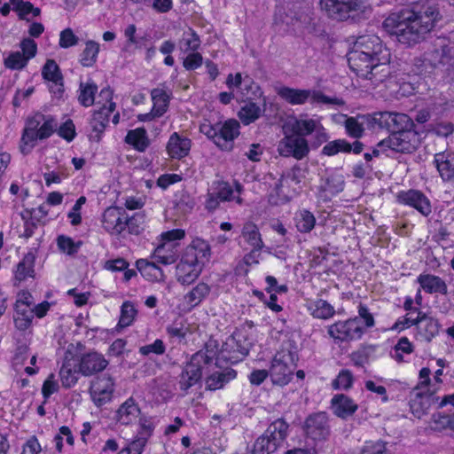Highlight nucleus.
Instances as JSON below:
<instances>
[{
    "instance_id": "nucleus-23",
    "label": "nucleus",
    "mask_w": 454,
    "mask_h": 454,
    "mask_svg": "<svg viewBox=\"0 0 454 454\" xmlns=\"http://www.w3.org/2000/svg\"><path fill=\"white\" fill-rule=\"evenodd\" d=\"M108 361L98 352L84 354L79 363V372L84 376H91L104 371Z\"/></svg>"
},
{
    "instance_id": "nucleus-34",
    "label": "nucleus",
    "mask_w": 454,
    "mask_h": 454,
    "mask_svg": "<svg viewBox=\"0 0 454 454\" xmlns=\"http://www.w3.org/2000/svg\"><path fill=\"white\" fill-rule=\"evenodd\" d=\"M35 256L33 254H27L23 259L17 264L14 271V285H19L20 282L27 280L28 278L35 276Z\"/></svg>"
},
{
    "instance_id": "nucleus-20",
    "label": "nucleus",
    "mask_w": 454,
    "mask_h": 454,
    "mask_svg": "<svg viewBox=\"0 0 454 454\" xmlns=\"http://www.w3.org/2000/svg\"><path fill=\"white\" fill-rule=\"evenodd\" d=\"M344 119V126L348 135L354 138H360L365 129L376 128V121L373 114H358L356 116L348 117L345 114L340 116Z\"/></svg>"
},
{
    "instance_id": "nucleus-13",
    "label": "nucleus",
    "mask_w": 454,
    "mask_h": 454,
    "mask_svg": "<svg viewBox=\"0 0 454 454\" xmlns=\"http://www.w3.org/2000/svg\"><path fill=\"white\" fill-rule=\"evenodd\" d=\"M374 121H376V127L387 129L392 134L397 131L413 130V121L405 114L379 112L374 114Z\"/></svg>"
},
{
    "instance_id": "nucleus-60",
    "label": "nucleus",
    "mask_w": 454,
    "mask_h": 454,
    "mask_svg": "<svg viewBox=\"0 0 454 454\" xmlns=\"http://www.w3.org/2000/svg\"><path fill=\"white\" fill-rule=\"evenodd\" d=\"M59 248L67 254H74L78 252L82 242H74L71 238L61 235L57 239Z\"/></svg>"
},
{
    "instance_id": "nucleus-7",
    "label": "nucleus",
    "mask_w": 454,
    "mask_h": 454,
    "mask_svg": "<svg viewBox=\"0 0 454 454\" xmlns=\"http://www.w3.org/2000/svg\"><path fill=\"white\" fill-rule=\"evenodd\" d=\"M287 430L288 425L283 419L273 421L255 441L253 454H270L276 451L285 442Z\"/></svg>"
},
{
    "instance_id": "nucleus-37",
    "label": "nucleus",
    "mask_w": 454,
    "mask_h": 454,
    "mask_svg": "<svg viewBox=\"0 0 454 454\" xmlns=\"http://www.w3.org/2000/svg\"><path fill=\"white\" fill-rule=\"evenodd\" d=\"M439 62L440 59L437 51L426 53L423 58L415 60L414 66L417 74L425 77L430 75Z\"/></svg>"
},
{
    "instance_id": "nucleus-11",
    "label": "nucleus",
    "mask_w": 454,
    "mask_h": 454,
    "mask_svg": "<svg viewBox=\"0 0 454 454\" xmlns=\"http://www.w3.org/2000/svg\"><path fill=\"white\" fill-rule=\"evenodd\" d=\"M113 91L110 88H104L99 93L98 105L101 106L93 113L90 126L93 131L102 133L109 122L110 114L115 110L116 105L112 101Z\"/></svg>"
},
{
    "instance_id": "nucleus-42",
    "label": "nucleus",
    "mask_w": 454,
    "mask_h": 454,
    "mask_svg": "<svg viewBox=\"0 0 454 454\" xmlns=\"http://www.w3.org/2000/svg\"><path fill=\"white\" fill-rule=\"evenodd\" d=\"M123 35L125 37L124 47L126 49H141L145 46L148 41L147 35H139L135 24H128L123 28Z\"/></svg>"
},
{
    "instance_id": "nucleus-8",
    "label": "nucleus",
    "mask_w": 454,
    "mask_h": 454,
    "mask_svg": "<svg viewBox=\"0 0 454 454\" xmlns=\"http://www.w3.org/2000/svg\"><path fill=\"white\" fill-rule=\"evenodd\" d=\"M328 336L334 344L348 343L362 338L364 327L358 317L338 320L326 327Z\"/></svg>"
},
{
    "instance_id": "nucleus-46",
    "label": "nucleus",
    "mask_w": 454,
    "mask_h": 454,
    "mask_svg": "<svg viewBox=\"0 0 454 454\" xmlns=\"http://www.w3.org/2000/svg\"><path fill=\"white\" fill-rule=\"evenodd\" d=\"M309 310L313 317L325 320L333 317L335 314L334 308L322 299L312 301L309 306Z\"/></svg>"
},
{
    "instance_id": "nucleus-28",
    "label": "nucleus",
    "mask_w": 454,
    "mask_h": 454,
    "mask_svg": "<svg viewBox=\"0 0 454 454\" xmlns=\"http://www.w3.org/2000/svg\"><path fill=\"white\" fill-rule=\"evenodd\" d=\"M417 282L420 287L427 294H448V286L445 281L433 274H420L417 278Z\"/></svg>"
},
{
    "instance_id": "nucleus-57",
    "label": "nucleus",
    "mask_w": 454,
    "mask_h": 454,
    "mask_svg": "<svg viewBox=\"0 0 454 454\" xmlns=\"http://www.w3.org/2000/svg\"><path fill=\"white\" fill-rule=\"evenodd\" d=\"M59 377L62 386L66 388L72 387L78 380L77 372L68 364L62 365L59 371Z\"/></svg>"
},
{
    "instance_id": "nucleus-50",
    "label": "nucleus",
    "mask_w": 454,
    "mask_h": 454,
    "mask_svg": "<svg viewBox=\"0 0 454 454\" xmlns=\"http://www.w3.org/2000/svg\"><path fill=\"white\" fill-rule=\"evenodd\" d=\"M179 49L183 52L196 51L200 46V39L198 34L192 28H188L182 35L178 43Z\"/></svg>"
},
{
    "instance_id": "nucleus-25",
    "label": "nucleus",
    "mask_w": 454,
    "mask_h": 454,
    "mask_svg": "<svg viewBox=\"0 0 454 454\" xmlns=\"http://www.w3.org/2000/svg\"><path fill=\"white\" fill-rule=\"evenodd\" d=\"M434 164L444 182L454 184V154L451 152L435 153Z\"/></svg>"
},
{
    "instance_id": "nucleus-19",
    "label": "nucleus",
    "mask_w": 454,
    "mask_h": 454,
    "mask_svg": "<svg viewBox=\"0 0 454 454\" xmlns=\"http://www.w3.org/2000/svg\"><path fill=\"white\" fill-rule=\"evenodd\" d=\"M398 203L415 208L422 215L427 216L432 212L428 198L419 190L401 191L396 194Z\"/></svg>"
},
{
    "instance_id": "nucleus-4",
    "label": "nucleus",
    "mask_w": 454,
    "mask_h": 454,
    "mask_svg": "<svg viewBox=\"0 0 454 454\" xmlns=\"http://www.w3.org/2000/svg\"><path fill=\"white\" fill-rule=\"evenodd\" d=\"M210 246L201 239H195L186 247L176 267V278L181 285H191L200 277L204 265L210 259Z\"/></svg>"
},
{
    "instance_id": "nucleus-52",
    "label": "nucleus",
    "mask_w": 454,
    "mask_h": 454,
    "mask_svg": "<svg viewBox=\"0 0 454 454\" xmlns=\"http://www.w3.org/2000/svg\"><path fill=\"white\" fill-rule=\"evenodd\" d=\"M414 347L407 337H402L398 340L391 353L392 358L396 362H404V355H410L413 352Z\"/></svg>"
},
{
    "instance_id": "nucleus-3",
    "label": "nucleus",
    "mask_w": 454,
    "mask_h": 454,
    "mask_svg": "<svg viewBox=\"0 0 454 454\" xmlns=\"http://www.w3.org/2000/svg\"><path fill=\"white\" fill-rule=\"evenodd\" d=\"M443 370L438 369L434 372L431 379V370L423 367L419 372V380L417 385L410 393V408L412 414L418 419H421L432 407L434 403H437L438 396L434 395L442 383V376Z\"/></svg>"
},
{
    "instance_id": "nucleus-18",
    "label": "nucleus",
    "mask_w": 454,
    "mask_h": 454,
    "mask_svg": "<svg viewBox=\"0 0 454 454\" xmlns=\"http://www.w3.org/2000/svg\"><path fill=\"white\" fill-rule=\"evenodd\" d=\"M447 405H450L449 414L437 412L433 415L431 427L434 430L450 429L454 432V394L444 395L442 399H438L437 403H434L432 406L442 408Z\"/></svg>"
},
{
    "instance_id": "nucleus-27",
    "label": "nucleus",
    "mask_w": 454,
    "mask_h": 454,
    "mask_svg": "<svg viewBox=\"0 0 454 454\" xmlns=\"http://www.w3.org/2000/svg\"><path fill=\"white\" fill-rule=\"evenodd\" d=\"M226 85L229 89L240 88L247 98H251L252 95L256 96L259 92V86L248 76L243 79L240 73L235 75L230 74L226 79Z\"/></svg>"
},
{
    "instance_id": "nucleus-17",
    "label": "nucleus",
    "mask_w": 454,
    "mask_h": 454,
    "mask_svg": "<svg viewBox=\"0 0 454 454\" xmlns=\"http://www.w3.org/2000/svg\"><path fill=\"white\" fill-rule=\"evenodd\" d=\"M364 4V0H322L329 17L338 20L349 18L350 12L359 10Z\"/></svg>"
},
{
    "instance_id": "nucleus-56",
    "label": "nucleus",
    "mask_w": 454,
    "mask_h": 454,
    "mask_svg": "<svg viewBox=\"0 0 454 454\" xmlns=\"http://www.w3.org/2000/svg\"><path fill=\"white\" fill-rule=\"evenodd\" d=\"M43 79L51 82L63 80L59 67L53 59H48L42 68Z\"/></svg>"
},
{
    "instance_id": "nucleus-61",
    "label": "nucleus",
    "mask_w": 454,
    "mask_h": 454,
    "mask_svg": "<svg viewBox=\"0 0 454 454\" xmlns=\"http://www.w3.org/2000/svg\"><path fill=\"white\" fill-rule=\"evenodd\" d=\"M311 104H322V105H331V106H341L345 103L341 98H339L336 97L331 98V97L325 95L320 90H313Z\"/></svg>"
},
{
    "instance_id": "nucleus-16",
    "label": "nucleus",
    "mask_w": 454,
    "mask_h": 454,
    "mask_svg": "<svg viewBox=\"0 0 454 454\" xmlns=\"http://www.w3.org/2000/svg\"><path fill=\"white\" fill-rule=\"evenodd\" d=\"M114 391V381L110 375L96 378L90 385V394L92 402L97 407L108 403Z\"/></svg>"
},
{
    "instance_id": "nucleus-48",
    "label": "nucleus",
    "mask_w": 454,
    "mask_h": 454,
    "mask_svg": "<svg viewBox=\"0 0 454 454\" xmlns=\"http://www.w3.org/2000/svg\"><path fill=\"white\" fill-rule=\"evenodd\" d=\"M137 268L142 275L154 281H163L165 275L162 270L156 265V262H148L146 260H138Z\"/></svg>"
},
{
    "instance_id": "nucleus-12",
    "label": "nucleus",
    "mask_w": 454,
    "mask_h": 454,
    "mask_svg": "<svg viewBox=\"0 0 454 454\" xmlns=\"http://www.w3.org/2000/svg\"><path fill=\"white\" fill-rule=\"evenodd\" d=\"M277 150L282 157H293L301 160L308 156L309 146L305 137L293 132V134L286 135L278 142Z\"/></svg>"
},
{
    "instance_id": "nucleus-39",
    "label": "nucleus",
    "mask_w": 454,
    "mask_h": 454,
    "mask_svg": "<svg viewBox=\"0 0 454 454\" xmlns=\"http://www.w3.org/2000/svg\"><path fill=\"white\" fill-rule=\"evenodd\" d=\"M294 221L297 231L303 234L309 233L317 223L314 214L305 208L295 212Z\"/></svg>"
},
{
    "instance_id": "nucleus-32",
    "label": "nucleus",
    "mask_w": 454,
    "mask_h": 454,
    "mask_svg": "<svg viewBox=\"0 0 454 454\" xmlns=\"http://www.w3.org/2000/svg\"><path fill=\"white\" fill-rule=\"evenodd\" d=\"M151 97L153 103V114L162 116L168 111L171 92L163 88H155L151 91Z\"/></svg>"
},
{
    "instance_id": "nucleus-58",
    "label": "nucleus",
    "mask_w": 454,
    "mask_h": 454,
    "mask_svg": "<svg viewBox=\"0 0 454 454\" xmlns=\"http://www.w3.org/2000/svg\"><path fill=\"white\" fill-rule=\"evenodd\" d=\"M28 63V60L21 55L20 51H12L4 59V64L6 68L11 70H21Z\"/></svg>"
},
{
    "instance_id": "nucleus-5",
    "label": "nucleus",
    "mask_w": 454,
    "mask_h": 454,
    "mask_svg": "<svg viewBox=\"0 0 454 454\" xmlns=\"http://www.w3.org/2000/svg\"><path fill=\"white\" fill-rule=\"evenodd\" d=\"M57 128L58 121L51 115L37 112L29 116L26 121L21 137V152L25 153L35 146L37 140L50 137L57 130Z\"/></svg>"
},
{
    "instance_id": "nucleus-45",
    "label": "nucleus",
    "mask_w": 454,
    "mask_h": 454,
    "mask_svg": "<svg viewBox=\"0 0 454 454\" xmlns=\"http://www.w3.org/2000/svg\"><path fill=\"white\" fill-rule=\"evenodd\" d=\"M10 4L12 6V10L17 12L20 20L30 21L29 14L33 17H38L41 13V10L38 7H35L32 3L24 0H10Z\"/></svg>"
},
{
    "instance_id": "nucleus-64",
    "label": "nucleus",
    "mask_w": 454,
    "mask_h": 454,
    "mask_svg": "<svg viewBox=\"0 0 454 454\" xmlns=\"http://www.w3.org/2000/svg\"><path fill=\"white\" fill-rule=\"evenodd\" d=\"M147 441L145 437L137 436L125 448L118 452V454H141Z\"/></svg>"
},
{
    "instance_id": "nucleus-47",
    "label": "nucleus",
    "mask_w": 454,
    "mask_h": 454,
    "mask_svg": "<svg viewBox=\"0 0 454 454\" xmlns=\"http://www.w3.org/2000/svg\"><path fill=\"white\" fill-rule=\"evenodd\" d=\"M320 123V118H300L296 119L294 121L292 125V130L296 135L305 137L306 136L312 135V133L315 131V129L318 127Z\"/></svg>"
},
{
    "instance_id": "nucleus-36",
    "label": "nucleus",
    "mask_w": 454,
    "mask_h": 454,
    "mask_svg": "<svg viewBox=\"0 0 454 454\" xmlns=\"http://www.w3.org/2000/svg\"><path fill=\"white\" fill-rule=\"evenodd\" d=\"M211 286L204 282L198 283L184 297L190 309L199 306L210 294Z\"/></svg>"
},
{
    "instance_id": "nucleus-63",
    "label": "nucleus",
    "mask_w": 454,
    "mask_h": 454,
    "mask_svg": "<svg viewBox=\"0 0 454 454\" xmlns=\"http://www.w3.org/2000/svg\"><path fill=\"white\" fill-rule=\"evenodd\" d=\"M58 135L67 142H71L76 136L75 126L72 120L68 119L61 125H58L57 130L55 131Z\"/></svg>"
},
{
    "instance_id": "nucleus-15",
    "label": "nucleus",
    "mask_w": 454,
    "mask_h": 454,
    "mask_svg": "<svg viewBox=\"0 0 454 454\" xmlns=\"http://www.w3.org/2000/svg\"><path fill=\"white\" fill-rule=\"evenodd\" d=\"M128 214L120 207H109L102 214L103 229L111 235L120 236L127 229Z\"/></svg>"
},
{
    "instance_id": "nucleus-24",
    "label": "nucleus",
    "mask_w": 454,
    "mask_h": 454,
    "mask_svg": "<svg viewBox=\"0 0 454 454\" xmlns=\"http://www.w3.org/2000/svg\"><path fill=\"white\" fill-rule=\"evenodd\" d=\"M419 323L417 325L416 338L430 342L439 333L440 324L437 319L428 317L426 313L419 311Z\"/></svg>"
},
{
    "instance_id": "nucleus-22",
    "label": "nucleus",
    "mask_w": 454,
    "mask_h": 454,
    "mask_svg": "<svg viewBox=\"0 0 454 454\" xmlns=\"http://www.w3.org/2000/svg\"><path fill=\"white\" fill-rule=\"evenodd\" d=\"M239 121L233 119L223 123L219 127L217 146L223 151H231L234 140L239 136Z\"/></svg>"
},
{
    "instance_id": "nucleus-53",
    "label": "nucleus",
    "mask_w": 454,
    "mask_h": 454,
    "mask_svg": "<svg viewBox=\"0 0 454 454\" xmlns=\"http://www.w3.org/2000/svg\"><path fill=\"white\" fill-rule=\"evenodd\" d=\"M215 192L217 193L221 201H235L237 204L241 205L243 200L239 196L234 195V190L226 182H217L215 184Z\"/></svg>"
},
{
    "instance_id": "nucleus-30",
    "label": "nucleus",
    "mask_w": 454,
    "mask_h": 454,
    "mask_svg": "<svg viewBox=\"0 0 454 454\" xmlns=\"http://www.w3.org/2000/svg\"><path fill=\"white\" fill-rule=\"evenodd\" d=\"M140 415V409L135 400L130 397L127 399L118 409L116 419L121 425L134 423Z\"/></svg>"
},
{
    "instance_id": "nucleus-51",
    "label": "nucleus",
    "mask_w": 454,
    "mask_h": 454,
    "mask_svg": "<svg viewBox=\"0 0 454 454\" xmlns=\"http://www.w3.org/2000/svg\"><path fill=\"white\" fill-rule=\"evenodd\" d=\"M262 113V109L254 102H247L239 110V117L245 125L255 121Z\"/></svg>"
},
{
    "instance_id": "nucleus-31",
    "label": "nucleus",
    "mask_w": 454,
    "mask_h": 454,
    "mask_svg": "<svg viewBox=\"0 0 454 454\" xmlns=\"http://www.w3.org/2000/svg\"><path fill=\"white\" fill-rule=\"evenodd\" d=\"M344 188V178L341 175H330L319 186V194L324 200H330Z\"/></svg>"
},
{
    "instance_id": "nucleus-33",
    "label": "nucleus",
    "mask_w": 454,
    "mask_h": 454,
    "mask_svg": "<svg viewBox=\"0 0 454 454\" xmlns=\"http://www.w3.org/2000/svg\"><path fill=\"white\" fill-rule=\"evenodd\" d=\"M236 377L237 372L231 368H227L221 372H215L207 377L206 380V388L209 390L220 389Z\"/></svg>"
},
{
    "instance_id": "nucleus-43",
    "label": "nucleus",
    "mask_w": 454,
    "mask_h": 454,
    "mask_svg": "<svg viewBox=\"0 0 454 454\" xmlns=\"http://www.w3.org/2000/svg\"><path fill=\"white\" fill-rule=\"evenodd\" d=\"M15 326L19 330L27 329L34 318V309L28 305L22 303L15 304V314H14Z\"/></svg>"
},
{
    "instance_id": "nucleus-41",
    "label": "nucleus",
    "mask_w": 454,
    "mask_h": 454,
    "mask_svg": "<svg viewBox=\"0 0 454 454\" xmlns=\"http://www.w3.org/2000/svg\"><path fill=\"white\" fill-rule=\"evenodd\" d=\"M125 142L138 152H145L150 145V139L144 128H137L128 131Z\"/></svg>"
},
{
    "instance_id": "nucleus-29",
    "label": "nucleus",
    "mask_w": 454,
    "mask_h": 454,
    "mask_svg": "<svg viewBox=\"0 0 454 454\" xmlns=\"http://www.w3.org/2000/svg\"><path fill=\"white\" fill-rule=\"evenodd\" d=\"M191 141L185 137H181L174 132L168 142L167 151L171 158L181 159L185 157L190 151Z\"/></svg>"
},
{
    "instance_id": "nucleus-55",
    "label": "nucleus",
    "mask_w": 454,
    "mask_h": 454,
    "mask_svg": "<svg viewBox=\"0 0 454 454\" xmlns=\"http://www.w3.org/2000/svg\"><path fill=\"white\" fill-rule=\"evenodd\" d=\"M340 152H351V145L344 139H337L326 144L322 150V153L328 156L335 155Z\"/></svg>"
},
{
    "instance_id": "nucleus-54",
    "label": "nucleus",
    "mask_w": 454,
    "mask_h": 454,
    "mask_svg": "<svg viewBox=\"0 0 454 454\" xmlns=\"http://www.w3.org/2000/svg\"><path fill=\"white\" fill-rule=\"evenodd\" d=\"M136 315L137 309L133 303L130 301L123 302L121 308V316L117 326L120 328L129 326L133 323Z\"/></svg>"
},
{
    "instance_id": "nucleus-1",
    "label": "nucleus",
    "mask_w": 454,
    "mask_h": 454,
    "mask_svg": "<svg viewBox=\"0 0 454 454\" xmlns=\"http://www.w3.org/2000/svg\"><path fill=\"white\" fill-rule=\"evenodd\" d=\"M390 52L376 35L359 36L348 54L350 69L374 84L382 82L388 75Z\"/></svg>"
},
{
    "instance_id": "nucleus-2",
    "label": "nucleus",
    "mask_w": 454,
    "mask_h": 454,
    "mask_svg": "<svg viewBox=\"0 0 454 454\" xmlns=\"http://www.w3.org/2000/svg\"><path fill=\"white\" fill-rule=\"evenodd\" d=\"M439 12L433 5L414 6L390 13L383 21L384 29L399 43L413 45L422 41L435 26Z\"/></svg>"
},
{
    "instance_id": "nucleus-62",
    "label": "nucleus",
    "mask_w": 454,
    "mask_h": 454,
    "mask_svg": "<svg viewBox=\"0 0 454 454\" xmlns=\"http://www.w3.org/2000/svg\"><path fill=\"white\" fill-rule=\"evenodd\" d=\"M79 43L78 36L74 33L71 28H65L59 34V45L60 48L67 49L76 46Z\"/></svg>"
},
{
    "instance_id": "nucleus-35",
    "label": "nucleus",
    "mask_w": 454,
    "mask_h": 454,
    "mask_svg": "<svg viewBox=\"0 0 454 454\" xmlns=\"http://www.w3.org/2000/svg\"><path fill=\"white\" fill-rule=\"evenodd\" d=\"M332 405L334 414L341 419H346L357 410V405L352 399L344 395H339L333 398Z\"/></svg>"
},
{
    "instance_id": "nucleus-59",
    "label": "nucleus",
    "mask_w": 454,
    "mask_h": 454,
    "mask_svg": "<svg viewBox=\"0 0 454 454\" xmlns=\"http://www.w3.org/2000/svg\"><path fill=\"white\" fill-rule=\"evenodd\" d=\"M145 216L143 213L138 212L129 216L128 215L127 229L130 234H139L144 230Z\"/></svg>"
},
{
    "instance_id": "nucleus-14",
    "label": "nucleus",
    "mask_w": 454,
    "mask_h": 454,
    "mask_svg": "<svg viewBox=\"0 0 454 454\" xmlns=\"http://www.w3.org/2000/svg\"><path fill=\"white\" fill-rule=\"evenodd\" d=\"M207 363V356L204 352L195 353L190 362L185 365L180 377L179 386L181 390L187 391L196 385L202 376V364Z\"/></svg>"
},
{
    "instance_id": "nucleus-9",
    "label": "nucleus",
    "mask_w": 454,
    "mask_h": 454,
    "mask_svg": "<svg viewBox=\"0 0 454 454\" xmlns=\"http://www.w3.org/2000/svg\"><path fill=\"white\" fill-rule=\"evenodd\" d=\"M184 235L185 232L182 229H175L161 233L160 243L153 254L155 262L163 265L174 263L177 257V241L184 239Z\"/></svg>"
},
{
    "instance_id": "nucleus-40",
    "label": "nucleus",
    "mask_w": 454,
    "mask_h": 454,
    "mask_svg": "<svg viewBox=\"0 0 454 454\" xmlns=\"http://www.w3.org/2000/svg\"><path fill=\"white\" fill-rule=\"evenodd\" d=\"M100 44L94 40L85 42L84 48L79 56V62L84 67H92L98 61Z\"/></svg>"
},
{
    "instance_id": "nucleus-49",
    "label": "nucleus",
    "mask_w": 454,
    "mask_h": 454,
    "mask_svg": "<svg viewBox=\"0 0 454 454\" xmlns=\"http://www.w3.org/2000/svg\"><path fill=\"white\" fill-rule=\"evenodd\" d=\"M98 86L93 82H81L79 87V103L84 106H91L95 102Z\"/></svg>"
},
{
    "instance_id": "nucleus-44",
    "label": "nucleus",
    "mask_w": 454,
    "mask_h": 454,
    "mask_svg": "<svg viewBox=\"0 0 454 454\" xmlns=\"http://www.w3.org/2000/svg\"><path fill=\"white\" fill-rule=\"evenodd\" d=\"M241 237L252 248H262L264 247L259 229L257 225L252 222H247L243 225Z\"/></svg>"
},
{
    "instance_id": "nucleus-26",
    "label": "nucleus",
    "mask_w": 454,
    "mask_h": 454,
    "mask_svg": "<svg viewBox=\"0 0 454 454\" xmlns=\"http://www.w3.org/2000/svg\"><path fill=\"white\" fill-rule=\"evenodd\" d=\"M277 93L288 104L295 106L303 105L307 101L311 103L313 90H301L282 86L278 89Z\"/></svg>"
},
{
    "instance_id": "nucleus-10",
    "label": "nucleus",
    "mask_w": 454,
    "mask_h": 454,
    "mask_svg": "<svg viewBox=\"0 0 454 454\" xmlns=\"http://www.w3.org/2000/svg\"><path fill=\"white\" fill-rule=\"evenodd\" d=\"M419 144V135L414 130H404L403 132H394L387 138L381 140L377 147L382 151L390 149L391 151L402 153H411L414 152Z\"/></svg>"
},
{
    "instance_id": "nucleus-6",
    "label": "nucleus",
    "mask_w": 454,
    "mask_h": 454,
    "mask_svg": "<svg viewBox=\"0 0 454 454\" xmlns=\"http://www.w3.org/2000/svg\"><path fill=\"white\" fill-rule=\"evenodd\" d=\"M296 360L295 352L288 348H282L277 352L269 370L273 385L284 387L291 381L296 368Z\"/></svg>"
},
{
    "instance_id": "nucleus-21",
    "label": "nucleus",
    "mask_w": 454,
    "mask_h": 454,
    "mask_svg": "<svg viewBox=\"0 0 454 454\" xmlns=\"http://www.w3.org/2000/svg\"><path fill=\"white\" fill-rule=\"evenodd\" d=\"M305 430L308 436L314 440L325 439L330 434L328 418L325 412L310 415L305 422Z\"/></svg>"
},
{
    "instance_id": "nucleus-38",
    "label": "nucleus",
    "mask_w": 454,
    "mask_h": 454,
    "mask_svg": "<svg viewBox=\"0 0 454 454\" xmlns=\"http://www.w3.org/2000/svg\"><path fill=\"white\" fill-rule=\"evenodd\" d=\"M223 350L230 354L228 359L234 361L242 360L249 351L248 348L241 343V340L234 335L227 339L223 346Z\"/></svg>"
}]
</instances>
